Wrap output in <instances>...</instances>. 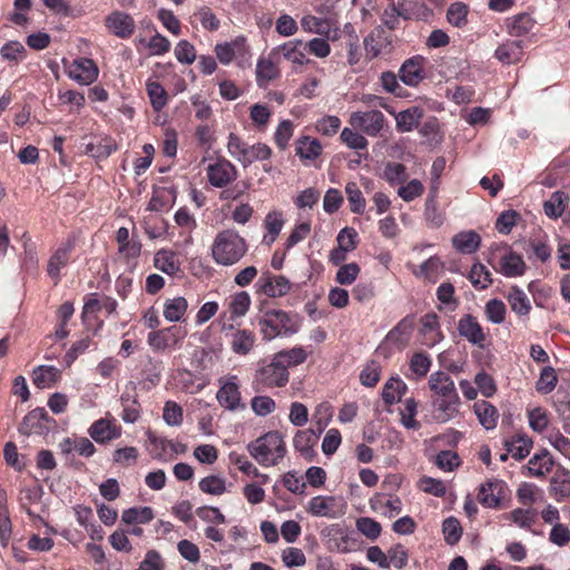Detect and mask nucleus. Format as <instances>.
<instances>
[{"mask_svg":"<svg viewBox=\"0 0 570 570\" xmlns=\"http://www.w3.org/2000/svg\"><path fill=\"white\" fill-rule=\"evenodd\" d=\"M250 306V296L247 292H238L236 293L230 303L229 311L232 314V318L244 316Z\"/></svg>","mask_w":570,"mask_h":570,"instance_id":"obj_49","label":"nucleus"},{"mask_svg":"<svg viewBox=\"0 0 570 570\" xmlns=\"http://www.w3.org/2000/svg\"><path fill=\"white\" fill-rule=\"evenodd\" d=\"M406 390V384L400 377H391L383 386L382 399L386 405H392L401 401Z\"/></svg>","mask_w":570,"mask_h":570,"instance_id":"obj_27","label":"nucleus"},{"mask_svg":"<svg viewBox=\"0 0 570 570\" xmlns=\"http://www.w3.org/2000/svg\"><path fill=\"white\" fill-rule=\"evenodd\" d=\"M91 344V337L86 335L79 341L75 342L65 354L66 366H70L82 353H85Z\"/></svg>","mask_w":570,"mask_h":570,"instance_id":"obj_60","label":"nucleus"},{"mask_svg":"<svg viewBox=\"0 0 570 570\" xmlns=\"http://www.w3.org/2000/svg\"><path fill=\"white\" fill-rule=\"evenodd\" d=\"M188 303L185 297L167 299L164 304V317L169 322H178L185 315Z\"/></svg>","mask_w":570,"mask_h":570,"instance_id":"obj_35","label":"nucleus"},{"mask_svg":"<svg viewBox=\"0 0 570 570\" xmlns=\"http://www.w3.org/2000/svg\"><path fill=\"white\" fill-rule=\"evenodd\" d=\"M470 281L473 286H480V288H487L493 282L490 271L481 263H476L472 266L470 272Z\"/></svg>","mask_w":570,"mask_h":570,"instance_id":"obj_52","label":"nucleus"},{"mask_svg":"<svg viewBox=\"0 0 570 570\" xmlns=\"http://www.w3.org/2000/svg\"><path fill=\"white\" fill-rule=\"evenodd\" d=\"M98 72V67L92 59L79 58L72 62L69 77L81 85H90L97 79Z\"/></svg>","mask_w":570,"mask_h":570,"instance_id":"obj_12","label":"nucleus"},{"mask_svg":"<svg viewBox=\"0 0 570 570\" xmlns=\"http://www.w3.org/2000/svg\"><path fill=\"white\" fill-rule=\"evenodd\" d=\"M164 568L165 563L160 553L156 550H149L136 570H164Z\"/></svg>","mask_w":570,"mask_h":570,"instance_id":"obj_64","label":"nucleus"},{"mask_svg":"<svg viewBox=\"0 0 570 570\" xmlns=\"http://www.w3.org/2000/svg\"><path fill=\"white\" fill-rule=\"evenodd\" d=\"M7 495L4 491H0V542L7 547L11 537V520L6 507Z\"/></svg>","mask_w":570,"mask_h":570,"instance_id":"obj_44","label":"nucleus"},{"mask_svg":"<svg viewBox=\"0 0 570 570\" xmlns=\"http://www.w3.org/2000/svg\"><path fill=\"white\" fill-rule=\"evenodd\" d=\"M423 109L413 106L395 115L396 129L399 132H409L416 128L423 118Z\"/></svg>","mask_w":570,"mask_h":570,"instance_id":"obj_19","label":"nucleus"},{"mask_svg":"<svg viewBox=\"0 0 570 570\" xmlns=\"http://www.w3.org/2000/svg\"><path fill=\"white\" fill-rule=\"evenodd\" d=\"M323 429L321 428L316 433L312 429L298 431L293 440L294 448L298 451L305 459L312 461L315 452L313 450V445L316 443L318 435L322 433Z\"/></svg>","mask_w":570,"mask_h":570,"instance_id":"obj_18","label":"nucleus"},{"mask_svg":"<svg viewBox=\"0 0 570 570\" xmlns=\"http://www.w3.org/2000/svg\"><path fill=\"white\" fill-rule=\"evenodd\" d=\"M512 312L519 316H525L531 311V303L527 294L517 285L512 286L507 295Z\"/></svg>","mask_w":570,"mask_h":570,"instance_id":"obj_24","label":"nucleus"},{"mask_svg":"<svg viewBox=\"0 0 570 570\" xmlns=\"http://www.w3.org/2000/svg\"><path fill=\"white\" fill-rule=\"evenodd\" d=\"M435 464L440 469L451 472L461 464V461L456 452L443 450L438 453Z\"/></svg>","mask_w":570,"mask_h":570,"instance_id":"obj_61","label":"nucleus"},{"mask_svg":"<svg viewBox=\"0 0 570 570\" xmlns=\"http://www.w3.org/2000/svg\"><path fill=\"white\" fill-rule=\"evenodd\" d=\"M255 287L257 293L275 298L286 295L291 291L292 284L284 275H273L265 272L259 276Z\"/></svg>","mask_w":570,"mask_h":570,"instance_id":"obj_4","label":"nucleus"},{"mask_svg":"<svg viewBox=\"0 0 570 570\" xmlns=\"http://www.w3.org/2000/svg\"><path fill=\"white\" fill-rule=\"evenodd\" d=\"M569 195L562 190H556L551 194L550 198L543 203L544 214L552 219H557L564 213L568 203Z\"/></svg>","mask_w":570,"mask_h":570,"instance_id":"obj_22","label":"nucleus"},{"mask_svg":"<svg viewBox=\"0 0 570 570\" xmlns=\"http://www.w3.org/2000/svg\"><path fill=\"white\" fill-rule=\"evenodd\" d=\"M341 140L351 149H365L368 144L364 136L350 128L342 130Z\"/></svg>","mask_w":570,"mask_h":570,"instance_id":"obj_62","label":"nucleus"},{"mask_svg":"<svg viewBox=\"0 0 570 570\" xmlns=\"http://www.w3.org/2000/svg\"><path fill=\"white\" fill-rule=\"evenodd\" d=\"M520 218V214L514 209L504 210L497 218L495 228L500 234L508 235Z\"/></svg>","mask_w":570,"mask_h":570,"instance_id":"obj_50","label":"nucleus"},{"mask_svg":"<svg viewBox=\"0 0 570 570\" xmlns=\"http://www.w3.org/2000/svg\"><path fill=\"white\" fill-rule=\"evenodd\" d=\"M296 153L301 158L313 160L322 153V145L317 139H309L307 136L301 137L296 142Z\"/></svg>","mask_w":570,"mask_h":570,"instance_id":"obj_37","label":"nucleus"},{"mask_svg":"<svg viewBox=\"0 0 570 570\" xmlns=\"http://www.w3.org/2000/svg\"><path fill=\"white\" fill-rule=\"evenodd\" d=\"M274 356L275 360H278L281 363H283L284 367L287 370V367L304 363L307 358V353L303 347L298 346L291 350L279 351Z\"/></svg>","mask_w":570,"mask_h":570,"instance_id":"obj_38","label":"nucleus"},{"mask_svg":"<svg viewBox=\"0 0 570 570\" xmlns=\"http://www.w3.org/2000/svg\"><path fill=\"white\" fill-rule=\"evenodd\" d=\"M507 484L502 480H490L482 483L479 489L478 500L487 508H498L504 498Z\"/></svg>","mask_w":570,"mask_h":570,"instance_id":"obj_10","label":"nucleus"},{"mask_svg":"<svg viewBox=\"0 0 570 570\" xmlns=\"http://www.w3.org/2000/svg\"><path fill=\"white\" fill-rule=\"evenodd\" d=\"M525 268L524 261L515 252L510 250L501 258V273L507 277L522 276Z\"/></svg>","mask_w":570,"mask_h":570,"instance_id":"obj_26","label":"nucleus"},{"mask_svg":"<svg viewBox=\"0 0 570 570\" xmlns=\"http://www.w3.org/2000/svg\"><path fill=\"white\" fill-rule=\"evenodd\" d=\"M146 87L153 109L160 111L168 100L165 88L158 81H148Z\"/></svg>","mask_w":570,"mask_h":570,"instance_id":"obj_42","label":"nucleus"},{"mask_svg":"<svg viewBox=\"0 0 570 570\" xmlns=\"http://www.w3.org/2000/svg\"><path fill=\"white\" fill-rule=\"evenodd\" d=\"M469 9L468 6L463 2H454L452 3L446 12L448 21L454 27H462L466 23V16Z\"/></svg>","mask_w":570,"mask_h":570,"instance_id":"obj_56","label":"nucleus"},{"mask_svg":"<svg viewBox=\"0 0 570 570\" xmlns=\"http://www.w3.org/2000/svg\"><path fill=\"white\" fill-rule=\"evenodd\" d=\"M473 410L479 419L480 424L485 430H492L497 426L499 417L498 410L488 401H478L473 404Z\"/></svg>","mask_w":570,"mask_h":570,"instance_id":"obj_23","label":"nucleus"},{"mask_svg":"<svg viewBox=\"0 0 570 570\" xmlns=\"http://www.w3.org/2000/svg\"><path fill=\"white\" fill-rule=\"evenodd\" d=\"M185 335L186 332L180 331L177 326H169L150 332L147 342L155 352H160L168 346H178Z\"/></svg>","mask_w":570,"mask_h":570,"instance_id":"obj_7","label":"nucleus"},{"mask_svg":"<svg viewBox=\"0 0 570 570\" xmlns=\"http://www.w3.org/2000/svg\"><path fill=\"white\" fill-rule=\"evenodd\" d=\"M484 313L489 322L502 324L505 320L507 307L501 299L492 298L487 302Z\"/></svg>","mask_w":570,"mask_h":570,"instance_id":"obj_47","label":"nucleus"},{"mask_svg":"<svg viewBox=\"0 0 570 570\" xmlns=\"http://www.w3.org/2000/svg\"><path fill=\"white\" fill-rule=\"evenodd\" d=\"M323 537L333 538L335 540V548L345 553L350 551L348 548V541L350 537L348 533L343 530V528L340 524H332L326 528H324L321 532Z\"/></svg>","mask_w":570,"mask_h":570,"instance_id":"obj_40","label":"nucleus"},{"mask_svg":"<svg viewBox=\"0 0 570 570\" xmlns=\"http://www.w3.org/2000/svg\"><path fill=\"white\" fill-rule=\"evenodd\" d=\"M424 62L425 58L422 56L406 59L399 70L401 81L406 86L416 87L425 78Z\"/></svg>","mask_w":570,"mask_h":570,"instance_id":"obj_9","label":"nucleus"},{"mask_svg":"<svg viewBox=\"0 0 570 570\" xmlns=\"http://www.w3.org/2000/svg\"><path fill=\"white\" fill-rule=\"evenodd\" d=\"M550 493L558 502L570 497V470L559 466L550 479Z\"/></svg>","mask_w":570,"mask_h":570,"instance_id":"obj_16","label":"nucleus"},{"mask_svg":"<svg viewBox=\"0 0 570 570\" xmlns=\"http://www.w3.org/2000/svg\"><path fill=\"white\" fill-rule=\"evenodd\" d=\"M249 454L261 464L273 466L277 464V459H269L271 452L265 442L259 436L255 441L247 444Z\"/></svg>","mask_w":570,"mask_h":570,"instance_id":"obj_34","label":"nucleus"},{"mask_svg":"<svg viewBox=\"0 0 570 570\" xmlns=\"http://www.w3.org/2000/svg\"><path fill=\"white\" fill-rule=\"evenodd\" d=\"M431 360L424 352L414 353L410 361V368L417 376H425L430 370Z\"/></svg>","mask_w":570,"mask_h":570,"instance_id":"obj_63","label":"nucleus"},{"mask_svg":"<svg viewBox=\"0 0 570 570\" xmlns=\"http://www.w3.org/2000/svg\"><path fill=\"white\" fill-rule=\"evenodd\" d=\"M553 404L563 422L566 432H570V393L559 387L554 394Z\"/></svg>","mask_w":570,"mask_h":570,"instance_id":"obj_33","label":"nucleus"},{"mask_svg":"<svg viewBox=\"0 0 570 570\" xmlns=\"http://www.w3.org/2000/svg\"><path fill=\"white\" fill-rule=\"evenodd\" d=\"M255 335L248 330H238L233 334L232 350L238 355H247L254 347Z\"/></svg>","mask_w":570,"mask_h":570,"instance_id":"obj_31","label":"nucleus"},{"mask_svg":"<svg viewBox=\"0 0 570 570\" xmlns=\"http://www.w3.org/2000/svg\"><path fill=\"white\" fill-rule=\"evenodd\" d=\"M164 421L170 426H178L183 422V409L174 401H167L163 413Z\"/></svg>","mask_w":570,"mask_h":570,"instance_id":"obj_59","label":"nucleus"},{"mask_svg":"<svg viewBox=\"0 0 570 570\" xmlns=\"http://www.w3.org/2000/svg\"><path fill=\"white\" fill-rule=\"evenodd\" d=\"M558 377L556 371L551 366L541 370L540 377L537 382V391L543 394L552 392L557 385Z\"/></svg>","mask_w":570,"mask_h":570,"instance_id":"obj_51","label":"nucleus"},{"mask_svg":"<svg viewBox=\"0 0 570 570\" xmlns=\"http://www.w3.org/2000/svg\"><path fill=\"white\" fill-rule=\"evenodd\" d=\"M60 379V371L53 366L38 365V389L50 387Z\"/></svg>","mask_w":570,"mask_h":570,"instance_id":"obj_57","label":"nucleus"},{"mask_svg":"<svg viewBox=\"0 0 570 570\" xmlns=\"http://www.w3.org/2000/svg\"><path fill=\"white\" fill-rule=\"evenodd\" d=\"M89 435L97 443H106L120 436V429L106 419L97 420L89 429Z\"/></svg>","mask_w":570,"mask_h":570,"instance_id":"obj_20","label":"nucleus"},{"mask_svg":"<svg viewBox=\"0 0 570 570\" xmlns=\"http://www.w3.org/2000/svg\"><path fill=\"white\" fill-rule=\"evenodd\" d=\"M532 440L525 434H517L512 440L504 441V448L515 460L527 458L532 448Z\"/></svg>","mask_w":570,"mask_h":570,"instance_id":"obj_25","label":"nucleus"},{"mask_svg":"<svg viewBox=\"0 0 570 570\" xmlns=\"http://www.w3.org/2000/svg\"><path fill=\"white\" fill-rule=\"evenodd\" d=\"M456 330L459 335L472 345L480 348L484 347L485 334L476 317L472 314L463 315L458 322Z\"/></svg>","mask_w":570,"mask_h":570,"instance_id":"obj_8","label":"nucleus"},{"mask_svg":"<svg viewBox=\"0 0 570 570\" xmlns=\"http://www.w3.org/2000/svg\"><path fill=\"white\" fill-rule=\"evenodd\" d=\"M460 403L459 395H454L452 399L451 396L445 397H435L432 402L433 407L439 412L436 415V419L440 422H446L453 416L456 415L458 409L456 405Z\"/></svg>","mask_w":570,"mask_h":570,"instance_id":"obj_28","label":"nucleus"},{"mask_svg":"<svg viewBox=\"0 0 570 570\" xmlns=\"http://www.w3.org/2000/svg\"><path fill=\"white\" fill-rule=\"evenodd\" d=\"M554 462L552 456L547 450H543L539 454H534L529 463H528V471L533 476H543L546 472H549Z\"/></svg>","mask_w":570,"mask_h":570,"instance_id":"obj_32","label":"nucleus"},{"mask_svg":"<svg viewBox=\"0 0 570 570\" xmlns=\"http://www.w3.org/2000/svg\"><path fill=\"white\" fill-rule=\"evenodd\" d=\"M442 532L445 542L450 546H454L460 541L463 530L456 518L449 517L442 523Z\"/></svg>","mask_w":570,"mask_h":570,"instance_id":"obj_45","label":"nucleus"},{"mask_svg":"<svg viewBox=\"0 0 570 570\" xmlns=\"http://www.w3.org/2000/svg\"><path fill=\"white\" fill-rule=\"evenodd\" d=\"M175 57L180 63L190 65L196 60V49L188 40H180L175 47Z\"/></svg>","mask_w":570,"mask_h":570,"instance_id":"obj_58","label":"nucleus"},{"mask_svg":"<svg viewBox=\"0 0 570 570\" xmlns=\"http://www.w3.org/2000/svg\"><path fill=\"white\" fill-rule=\"evenodd\" d=\"M481 244L480 235L474 230L460 232L452 238V245L462 254H472L478 250Z\"/></svg>","mask_w":570,"mask_h":570,"instance_id":"obj_21","label":"nucleus"},{"mask_svg":"<svg viewBox=\"0 0 570 570\" xmlns=\"http://www.w3.org/2000/svg\"><path fill=\"white\" fill-rule=\"evenodd\" d=\"M120 401L124 406L121 419L126 423L137 422L140 417V404L137 401L136 395L132 396L129 393H124L120 397Z\"/></svg>","mask_w":570,"mask_h":570,"instance_id":"obj_39","label":"nucleus"},{"mask_svg":"<svg viewBox=\"0 0 570 570\" xmlns=\"http://www.w3.org/2000/svg\"><path fill=\"white\" fill-rule=\"evenodd\" d=\"M304 49V42L302 40H296V41H288L279 47H277L276 49H274V52L275 51H283V55L284 57L294 62V63H297V65H304L307 59L303 52Z\"/></svg>","mask_w":570,"mask_h":570,"instance_id":"obj_36","label":"nucleus"},{"mask_svg":"<svg viewBox=\"0 0 570 570\" xmlns=\"http://www.w3.org/2000/svg\"><path fill=\"white\" fill-rule=\"evenodd\" d=\"M155 266L168 275H175L180 269V263L174 252L160 249L155 254Z\"/></svg>","mask_w":570,"mask_h":570,"instance_id":"obj_30","label":"nucleus"},{"mask_svg":"<svg viewBox=\"0 0 570 570\" xmlns=\"http://www.w3.org/2000/svg\"><path fill=\"white\" fill-rule=\"evenodd\" d=\"M357 530L370 540H376L382 531L381 524L372 518L362 517L356 520Z\"/></svg>","mask_w":570,"mask_h":570,"instance_id":"obj_55","label":"nucleus"},{"mask_svg":"<svg viewBox=\"0 0 570 570\" xmlns=\"http://www.w3.org/2000/svg\"><path fill=\"white\" fill-rule=\"evenodd\" d=\"M207 175L213 186L223 188L236 178L237 171L230 161L219 159L217 163L208 166Z\"/></svg>","mask_w":570,"mask_h":570,"instance_id":"obj_11","label":"nucleus"},{"mask_svg":"<svg viewBox=\"0 0 570 570\" xmlns=\"http://www.w3.org/2000/svg\"><path fill=\"white\" fill-rule=\"evenodd\" d=\"M520 42L513 41L510 43H503L499 46L494 52V57L503 62V63H511L518 59V55L520 53Z\"/></svg>","mask_w":570,"mask_h":570,"instance_id":"obj_53","label":"nucleus"},{"mask_svg":"<svg viewBox=\"0 0 570 570\" xmlns=\"http://www.w3.org/2000/svg\"><path fill=\"white\" fill-rule=\"evenodd\" d=\"M259 332L265 341L277 336H291L301 327V316L283 309H268L257 318Z\"/></svg>","mask_w":570,"mask_h":570,"instance_id":"obj_1","label":"nucleus"},{"mask_svg":"<svg viewBox=\"0 0 570 570\" xmlns=\"http://www.w3.org/2000/svg\"><path fill=\"white\" fill-rule=\"evenodd\" d=\"M73 247L75 240L69 238L61 243L49 257L46 272L55 285L60 282V271L68 265Z\"/></svg>","mask_w":570,"mask_h":570,"instance_id":"obj_5","label":"nucleus"},{"mask_svg":"<svg viewBox=\"0 0 570 570\" xmlns=\"http://www.w3.org/2000/svg\"><path fill=\"white\" fill-rule=\"evenodd\" d=\"M198 487L200 491L212 495H222L226 492V481L218 475H208L203 478Z\"/></svg>","mask_w":570,"mask_h":570,"instance_id":"obj_46","label":"nucleus"},{"mask_svg":"<svg viewBox=\"0 0 570 570\" xmlns=\"http://www.w3.org/2000/svg\"><path fill=\"white\" fill-rule=\"evenodd\" d=\"M380 80L385 91L393 94L400 98L407 96L406 90L399 83L397 77L393 71L382 72Z\"/></svg>","mask_w":570,"mask_h":570,"instance_id":"obj_54","label":"nucleus"},{"mask_svg":"<svg viewBox=\"0 0 570 570\" xmlns=\"http://www.w3.org/2000/svg\"><path fill=\"white\" fill-rule=\"evenodd\" d=\"M535 21L527 12L519 13L513 17L512 22L509 24V33L514 37H521L529 33Z\"/></svg>","mask_w":570,"mask_h":570,"instance_id":"obj_41","label":"nucleus"},{"mask_svg":"<svg viewBox=\"0 0 570 570\" xmlns=\"http://www.w3.org/2000/svg\"><path fill=\"white\" fill-rule=\"evenodd\" d=\"M107 28L118 38H129L135 30L132 17L122 11H114L106 18Z\"/></svg>","mask_w":570,"mask_h":570,"instance_id":"obj_13","label":"nucleus"},{"mask_svg":"<svg viewBox=\"0 0 570 570\" xmlns=\"http://www.w3.org/2000/svg\"><path fill=\"white\" fill-rule=\"evenodd\" d=\"M13 6L14 11L9 14L8 20L14 23L16 26H26L29 22L27 13L31 10L32 1L14 0Z\"/></svg>","mask_w":570,"mask_h":570,"instance_id":"obj_48","label":"nucleus"},{"mask_svg":"<svg viewBox=\"0 0 570 570\" xmlns=\"http://www.w3.org/2000/svg\"><path fill=\"white\" fill-rule=\"evenodd\" d=\"M384 115L380 110H371L367 112H353L350 124L354 128H360L366 135L375 137L380 134L384 126Z\"/></svg>","mask_w":570,"mask_h":570,"instance_id":"obj_6","label":"nucleus"},{"mask_svg":"<svg viewBox=\"0 0 570 570\" xmlns=\"http://www.w3.org/2000/svg\"><path fill=\"white\" fill-rule=\"evenodd\" d=\"M413 328V316L407 315L387 333L385 341L403 350L409 344Z\"/></svg>","mask_w":570,"mask_h":570,"instance_id":"obj_15","label":"nucleus"},{"mask_svg":"<svg viewBox=\"0 0 570 570\" xmlns=\"http://www.w3.org/2000/svg\"><path fill=\"white\" fill-rule=\"evenodd\" d=\"M335 500L334 497H314L308 503L307 512L315 517L335 518L336 513L333 510Z\"/></svg>","mask_w":570,"mask_h":570,"instance_id":"obj_29","label":"nucleus"},{"mask_svg":"<svg viewBox=\"0 0 570 570\" xmlns=\"http://www.w3.org/2000/svg\"><path fill=\"white\" fill-rule=\"evenodd\" d=\"M429 386L430 390L436 394V397L451 396L453 399L454 395H459L453 380L442 371L431 374Z\"/></svg>","mask_w":570,"mask_h":570,"instance_id":"obj_17","label":"nucleus"},{"mask_svg":"<svg viewBox=\"0 0 570 570\" xmlns=\"http://www.w3.org/2000/svg\"><path fill=\"white\" fill-rule=\"evenodd\" d=\"M289 379L288 371L283 363L273 357L272 362L256 371L255 380L265 387H283Z\"/></svg>","mask_w":570,"mask_h":570,"instance_id":"obj_3","label":"nucleus"},{"mask_svg":"<svg viewBox=\"0 0 570 570\" xmlns=\"http://www.w3.org/2000/svg\"><path fill=\"white\" fill-rule=\"evenodd\" d=\"M218 403L228 411L244 410L246 405L242 403L239 386L233 382H226L216 394Z\"/></svg>","mask_w":570,"mask_h":570,"instance_id":"obj_14","label":"nucleus"},{"mask_svg":"<svg viewBox=\"0 0 570 570\" xmlns=\"http://www.w3.org/2000/svg\"><path fill=\"white\" fill-rule=\"evenodd\" d=\"M345 194L351 205V212L354 214H363L366 202L357 184L354 181L347 183L345 186Z\"/></svg>","mask_w":570,"mask_h":570,"instance_id":"obj_43","label":"nucleus"},{"mask_svg":"<svg viewBox=\"0 0 570 570\" xmlns=\"http://www.w3.org/2000/svg\"><path fill=\"white\" fill-rule=\"evenodd\" d=\"M246 240L235 230L219 232L212 245L213 259L223 266H232L238 263L247 253Z\"/></svg>","mask_w":570,"mask_h":570,"instance_id":"obj_2","label":"nucleus"}]
</instances>
